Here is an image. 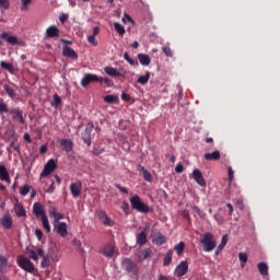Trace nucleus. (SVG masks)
Segmentation results:
<instances>
[{"label": "nucleus", "mask_w": 280, "mask_h": 280, "mask_svg": "<svg viewBox=\"0 0 280 280\" xmlns=\"http://www.w3.org/2000/svg\"><path fill=\"white\" fill-rule=\"evenodd\" d=\"M1 69H4L5 71H9L13 75L14 73V66L12 63H8L5 61H0Z\"/></svg>", "instance_id": "32"}, {"label": "nucleus", "mask_w": 280, "mask_h": 280, "mask_svg": "<svg viewBox=\"0 0 280 280\" xmlns=\"http://www.w3.org/2000/svg\"><path fill=\"white\" fill-rule=\"evenodd\" d=\"M103 255L105 257H113L115 255V246L112 244L105 245L102 249Z\"/></svg>", "instance_id": "23"}, {"label": "nucleus", "mask_w": 280, "mask_h": 280, "mask_svg": "<svg viewBox=\"0 0 280 280\" xmlns=\"http://www.w3.org/2000/svg\"><path fill=\"white\" fill-rule=\"evenodd\" d=\"M54 185H55V183L52 182V183L50 184V186L48 187V189L46 190L47 194H54V191H55V189H56V187H55Z\"/></svg>", "instance_id": "61"}, {"label": "nucleus", "mask_w": 280, "mask_h": 280, "mask_svg": "<svg viewBox=\"0 0 280 280\" xmlns=\"http://www.w3.org/2000/svg\"><path fill=\"white\" fill-rule=\"evenodd\" d=\"M0 10H10V0H0Z\"/></svg>", "instance_id": "41"}, {"label": "nucleus", "mask_w": 280, "mask_h": 280, "mask_svg": "<svg viewBox=\"0 0 280 280\" xmlns=\"http://www.w3.org/2000/svg\"><path fill=\"white\" fill-rule=\"evenodd\" d=\"M130 205L132 209H135L136 211H139V213H150L152 211L150 206L143 202L141 200V197H139L138 195L130 198Z\"/></svg>", "instance_id": "2"}, {"label": "nucleus", "mask_w": 280, "mask_h": 280, "mask_svg": "<svg viewBox=\"0 0 280 280\" xmlns=\"http://www.w3.org/2000/svg\"><path fill=\"white\" fill-rule=\"evenodd\" d=\"M228 242H229V235L228 234H224L223 236H222V240H221V246H226V244H228Z\"/></svg>", "instance_id": "56"}, {"label": "nucleus", "mask_w": 280, "mask_h": 280, "mask_svg": "<svg viewBox=\"0 0 280 280\" xmlns=\"http://www.w3.org/2000/svg\"><path fill=\"white\" fill-rule=\"evenodd\" d=\"M122 269L126 272H132V275H139V268L137 267V262L132 261L130 258H125L122 260Z\"/></svg>", "instance_id": "6"}, {"label": "nucleus", "mask_w": 280, "mask_h": 280, "mask_svg": "<svg viewBox=\"0 0 280 280\" xmlns=\"http://www.w3.org/2000/svg\"><path fill=\"white\" fill-rule=\"evenodd\" d=\"M105 226H113L114 222L110 220V218L107 215L101 221Z\"/></svg>", "instance_id": "51"}, {"label": "nucleus", "mask_w": 280, "mask_h": 280, "mask_svg": "<svg viewBox=\"0 0 280 280\" xmlns=\"http://www.w3.org/2000/svg\"><path fill=\"white\" fill-rule=\"evenodd\" d=\"M62 105V98L58 94H54L51 106L52 108H58V106Z\"/></svg>", "instance_id": "33"}, {"label": "nucleus", "mask_w": 280, "mask_h": 280, "mask_svg": "<svg viewBox=\"0 0 280 280\" xmlns=\"http://www.w3.org/2000/svg\"><path fill=\"white\" fill-rule=\"evenodd\" d=\"M114 28L119 34V36H124V34H126V28H124V26L117 22L114 23Z\"/></svg>", "instance_id": "38"}, {"label": "nucleus", "mask_w": 280, "mask_h": 280, "mask_svg": "<svg viewBox=\"0 0 280 280\" xmlns=\"http://www.w3.org/2000/svg\"><path fill=\"white\" fill-rule=\"evenodd\" d=\"M138 84L145 85L150 82V72H147L145 75H141L137 80Z\"/></svg>", "instance_id": "36"}, {"label": "nucleus", "mask_w": 280, "mask_h": 280, "mask_svg": "<svg viewBox=\"0 0 280 280\" xmlns=\"http://www.w3.org/2000/svg\"><path fill=\"white\" fill-rule=\"evenodd\" d=\"M224 247H225L224 245H221V244H220V245L217 247V249H215V252H214V255H217V256L220 255V253H222V250H224Z\"/></svg>", "instance_id": "58"}, {"label": "nucleus", "mask_w": 280, "mask_h": 280, "mask_svg": "<svg viewBox=\"0 0 280 280\" xmlns=\"http://www.w3.org/2000/svg\"><path fill=\"white\" fill-rule=\"evenodd\" d=\"M88 42L90 45H93V47H97V39L95 38V35L88 36Z\"/></svg>", "instance_id": "49"}, {"label": "nucleus", "mask_w": 280, "mask_h": 280, "mask_svg": "<svg viewBox=\"0 0 280 280\" xmlns=\"http://www.w3.org/2000/svg\"><path fill=\"white\" fill-rule=\"evenodd\" d=\"M70 191L73 198H78L82 194V183L79 180L77 183L70 184Z\"/></svg>", "instance_id": "14"}, {"label": "nucleus", "mask_w": 280, "mask_h": 280, "mask_svg": "<svg viewBox=\"0 0 280 280\" xmlns=\"http://www.w3.org/2000/svg\"><path fill=\"white\" fill-rule=\"evenodd\" d=\"M46 36L48 38H58V36H60V30H58L56 25H51L46 30Z\"/></svg>", "instance_id": "20"}, {"label": "nucleus", "mask_w": 280, "mask_h": 280, "mask_svg": "<svg viewBox=\"0 0 280 280\" xmlns=\"http://www.w3.org/2000/svg\"><path fill=\"white\" fill-rule=\"evenodd\" d=\"M165 242H167V237H165V235H163V234H158L153 238V244H155V246H163V244H165Z\"/></svg>", "instance_id": "28"}, {"label": "nucleus", "mask_w": 280, "mask_h": 280, "mask_svg": "<svg viewBox=\"0 0 280 280\" xmlns=\"http://www.w3.org/2000/svg\"><path fill=\"white\" fill-rule=\"evenodd\" d=\"M104 71L106 75H109L110 78H125L124 73L119 72L116 68L110 66H106Z\"/></svg>", "instance_id": "15"}, {"label": "nucleus", "mask_w": 280, "mask_h": 280, "mask_svg": "<svg viewBox=\"0 0 280 280\" xmlns=\"http://www.w3.org/2000/svg\"><path fill=\"white\" fill-rule=\"evenodd\" d=\"M148 233H150V224H145L143 231L137 234L136 242L138 246H145L148 244Z\"/></svg>", "instance_id": "5"}, {"label": "nucleus", "mask_w": 280, "mask_h": 280, "mask_svg": "<svg viewBox=\"0 0 280 280\" xmlns=\"http://www.w3.org/2000/svg\"><path fill=\"white\" fill-rule=\"evenodd\" d=\"M3 89L11 100L16 97V91L14 89L10 88L8 84H3Z\"/></svg>", "instance_id": "31"}, {"label": "nucleus", "mask_w": 280, "mask_h": 280, "mask_svg": "<svg viewBox=\"0 0 280 280\" xmlns=\"http://www.w3.org/2000/svg\"><path fill=\"white\" fill-rule=\"evenodd\" d=\"M18 265L22 270H25L26 272H34V262L30 260V258H26L24 256H19L18 257Z\"/></svg>", "instance_id": "4"}, {"label": "nucleus", "mask_w": 280, "mask_h": 280, "mask_svg": "<svg viewBox=\"0 0 280 280\" xmlns=\"http://www.w3.org/2000/svg\"><path fill=\"white\" fill-rule=\"evenodd\" d=\"M121 209H122V211H124V213H125L126 215H128V213H130V205H128L127 201H122Z\"/></svg>", "instance_id": "48"}, {"label": "nucleus", "mask_w": 280, "mask_h": 280, "mask_svg": "<svg viewBox=\"0 0 280 280\" xmlns=\"http://www.w3.org/2000/svg\"><path fill=\"white\" fill-rule=\"evenodd\" d=\"M116 189H119V191H121V194H128V188L119 185V184H115Z\"/></svg>", "instance_id": "54"}, {"label": "nucleus", "mask_w": 280, "mask_h": 280, "mask_svg": "<svg viewBox=\"0 0 280 280\" xmlns=\"http://www.w3.org/2000/svg\"><path fill=\"white\" fill-rule=\"evenodd\" d=\"M0 180L8 183H12V179L10 178V173L8 172V168H5V165H0Z\"/></svg>", "instance_id": "17"}, {"label": "nucleus", "mask_w": 280, "mask_h": 280, "mask_svg": "<svg viewBox=\"0 0 280 280\" xmlns=\"http://www.w3.org/2000/svg\"><path fill=\"white\" fill-rule=\"evenodd\" d=\"M138 60L143 67H148L151 62L150 56L145 54H138Z\"/></svg>", "instance_id": "26"}, {"label": "nucleus", "mask_w": 280, "mask_h": 280, "mask_svg": "<svg viewBox=\"0 0 280 280\" xmlns=\"http://www.w3.org/2000/svg\"><path fill=\"white\" fill-rule=\"evenodd\" d=\"M60 145L66 152H71V150H73V142H71L69 139L61 140Z\"/></svg>", "instance_id": "25"}, {"label": "nucleus", "mask_w": 280, "mask_h": 280, "mask_svg": "<svg viewBox=\"0 0 280 280\" xmlns=\"http://www.w3.org/2000/svg\"><path fill=\"white\" fill-rule=\"evenodd\" d=\"M258 270L262 277L268 276V265L266 262H259Z\"/></svg>", "instance_id": "34"}, {"label": "nucleus", "mask_w": 280, "mask_h": 280, "mask_svg": "<svg viewBox=\"0 0 280 280\" xmlns=\"http://www.w3.org/2000/svg\"><path fill=\"white\" fill-rule=\"evenodd\" d=\"M144 180H147V183H152L153 178H152V174L149 171H144V174L142 175Z\"/></svg>", "instance_id": "50"}, {"label": "nucleus", "mask_w": 280, "mask_h": 280, "mask_svg": "<svg viewBox=\"0 0 280 280\" xmlns=\"http://www.w3.org/2000/svg\"><path fill=\"white\" fill-rule=\"evenodd\" d=\"M0 224L7 231H10L12 229V217L10 214H5L2 219H0Z\"/></svg>", "instance_id": "19"}, {"label": "nucleus", "mask_w": 280, "mask_h": 280, "mask_svg": "<svg viewBox=\"0 0 280 280\" xmlns=\"http://www.w3.org/2000/svg\"><path fill=\"white\" fill-rule=\"evenodd\" d=\"M124 58L129 65H131V67H135V65H137L135 59L130 58V55L128 52L124 54Z\"/></svg>", "instance_id": "43"}, {"label": "nucleus", "mask_w": 280, "mask_h": 280, "mask_svg": "<svg viewBox=\"0 0 280 280\" xmlns=\"http://www.w3.org/2000/svg\"><path fill=\"white\" fill-rule=\"evenodd\" d=\"M62 54L66 58H71V60H78V52L69 46H63Z\"/></svg>", "instance_id": "16"}, {"label": "nucleus", "mask_w": 280, "mask_h": 280, "mask_svg": "<svg viewBox=\"0 0 280 280\" xmlns=\"http://www.w3.org/2000/svg\"><path fill=\"white\" fill-rule=\"evenodd\" d=\"M56 167H58V165L56 164V160H48V162L44 166V170L40 173V178H46V176L52 174L56 171Z\"/></svg>", "instance_id": "7"}, {"label": "nucleus", "mask_w": 280, "mask_h": 280, "mask_svg": "<svg viewBox=\"0 0 280 280\" xmlns=\"http://www.w3.org/2000/svg\"><path fill=\"white\" fill-rule=\"evenodd\" d=\"M220 151H213L212 153H205L203 159L206 161H220Z\"/></svg>", "instance_id": "24"}, {"label": "nucleus", "mask_w": 280, "mask_h": 280, "mask_svg": "<svg viewBox=\"0 0 280 280\" xmlns=\"http://www.w3.org/2000/svg\"><path fill=\"white\" fill-rule=\"evenodd\" d=\"M56 233L60 235V237H67L69 235V231L67 230V223L66 222H59L52 224Z\"/></svg>", "instance_id": "10"}, {"label": "nucleus", "mask_w": 280, "mask_h": 280, "mask_svg": "<svg viewBox=\"0 0 280 280\" xmlns=\"http://www.w3.org/2000/svg\"><path fill=\"white\" fill-rule=\"evenodd\" d=\"M69 19V15L68 14H61L60 15V18H59V21L61 22V23H66V21Z\"/></svg>", "instance_id": "62"}, {"label": "nucleus", "mask_w": 280, "mask_h": 280, "mask_svg": "<svg viewBox=\"0 0 280 280\" xmlns=\"http://www.w3.org/2000/svg\"><path fill=\"white\" fill-rule=\"evenodd\" d=\"M21 2H22L21 11L25 12V10H27V8L30 7V3H32V0H21Z\"/></svg>", "instance_id": "47"}, {"label": "nucleus", "mask_w": 280, "mask_h": 280, "mask_svg": "<svg viewBox=\"0 0 280 280\" xmlns=\"http://www.w3.org/2000/svg\"><path fill=\"white\" fill-rule=\"evenodd\" d=\"M228 176H229V179H230V180H233L234 172H233V168H232V167H229Z\"/></svg>", "instance_id": "64"}, {"label": "nucleus", "mask_w": 280, "mask_h": 280, "mask_svg": "<svg viewBox=\"0 0 280 280\" xmlns=\"http://www.w3.org/2000/svg\"><path fill=\"white\" fill-rule=\"evenodd\" d=\"M93 128H95L93 122H88L84 131L81 133L82 141L85 145L91 147V132H93Z\"/></svg>", "instance_id": "8"}, {"label": "nucleus", "mask_w": 280, "mask_h": 280, "mask_svg": "<svg viewBox=\"0 0 280 280\" xmlns=\"http://www.w3.org/2000/svg\"><path fill=\"white\" fill-rule=\"evenodd\" d=\"M27 255L30 259H33L34 261L38 260V254L33 249H27Z\"/></svg>", "instance_id": "42"}, {"label": "nucleus", "mask_w": 280, "mask_h": 280, "mask_svg": "<svg viewBox=\"0 0 280 280\" xmlns=\"http://www.w3.org/2000/svg\"><path fill=\"white\" fill-rule=\"evenodd\" d=\"M175 250L177 255H183V252L185 250V243L180 242L179 244L175 245Z\"/></svg>", "instance_id": "39"}, {"label": "nucleus", "mask_w": 280, "mask_h": 280, "mask_svg": "<svg viewBox=\"0 0 280 280\" xmlns=\"http://www.w3.org/2000/svg\"><path fill=\"white\" fill-rule=\"evenodd\" d=\"M121 100H124V102H130V94H128V93H122V94H121Z\"/></svg>", "instance_id": "60"}, {"label": "nucleus", "mask_w": 280, "mask_h": 280, "mask_svg": "<svg viewBox=\"0 0 280 280\" xmlns=\"http://www.w3.org/2000/svg\"><path fill=\"white\" fill-rule=\"evenodd\" d=\"M0 38H2V40H7V43H9V45H19V38H16V36H12L10 35V33L3 32L0 35Z\"/></svg>", "instance_id": "18"}, {"label": "nucleus", "mask_w": 280, "mask_h": 280, "mask_svg": "<svg viewBox=\"0 0 280 280\" xmlns=\"http://www.w3.org/2000/svg\"><path fill=\"white\" fill-rule=\"evenodd\" d=\"M91 82H100V77L93 73H85L84 78L81 80V86H89Z\"/></svg>", "instance_id": "13"}, {"label": "nucleus", "mask_w": 280, "mask_h": 280, "mask_svg": "<svg viewBox=\"0 0 280 280\" xmlns=\"http://www.w3.org/2000/svg\"><path fill=\"white\" fill-rule=\"evenodd\" d=\"M189 265L187 261H182L179 265L175 268L174 275L175 277H185V273L188 272Z\"/></svg>", "instance_id": "12"}, {"label": "nucleus", "mask_w": 280, "mask_h": 280, "mask_svg": "<svg viewBox=\"0 0 280 280\" xmlns=\"http://www.w3.org/2000/svg\"><path fill=\"white\" fill-rule=\"evenodd\" d=\"M8 268V258L5 256H0V270H5Z\"/></svg>", "instance_id": "40"}, {"label": "nucleus", "mask_w": 280, "mask_h": 280, "mask_svg": "<svg viewBox=\"0 0 280 280\" xmlns=\"http://www.w3.org/2000/svg\"><path fill=\"white\" fill-rule=\"evenodd\" d=\"M119 97L117 95H106L104 97V102H106V104H115V102H118Z\"/></svg>", "instance_id": "37"}, {"label": "nucleus", "mask_w": 280, "mask_h": 280, "mask_svg": "<svg viewBox=\"0 0 280 280\" xmlns=\"http://www.w3.org/2000/svg\"><path fill=\"white\" fill-rule=\"evenodd\" d=\"M35 236L37 237L38 242H40V240H43V230H35Z\"/></svg>", "instance_id": "55"}, {"label": "nucleus", "mask_w": 280, "mask_h": 280, "mask_svg": "<svg viewBox=\"0 0 280 280\" xmlns=\"http://www.w3.org/2000/svg\"><path fill=\"white\" fill-rule=\"evenodd\" d=\"M50 260H49V256H44L43 260L40 262L42 268H47L49 267Z\"/></svg>", "instance_id": "46"}, {"label": "nucleus", "mask_w": 280, "mask_h": 280, "mask_svg": "<svg viewBox=\"0 0 280 280\" xmlns=\"http://www.w3.org/2000/svg\"><path fill=\"white\" fill-rule=\"evenodd\" d=\"M9 113L12 116L13 121H18V124H25V118L23 117V110L20 107L11 108L8 107V104L0 98V115H5Z\"/></svg>", "instance_id": "1"}, {"label": "nucleus", "mask_w": 280, "mask_h": 280, "mask_svg": "<svg viewBox=\"0 0 280 280\" xmlns=\"http://www.w3.org/2000/svg\"><path fill=\"white\" fill-rule=\"evenodd\" d=\"M30 189H31V187H30V185H24L22 188H20V194H21V196H27V194H30Z\"/></svg>", "instance_id": "44"}, {"label": "nucleus", "mask_w": 280, "mask_h": 280, "mask_svg": "<svg viewBox=\"0 0 280 280\" xmlns=\"http://www.w3.org/2000/svg\"><path fill=\"white\" fill-rule=\"evenodd\" d=\"M33 213L36 218H40V215H45V210L43 209V205L36 202L33 205Z\"/></svg>", "instance_id": "22"}, {"label": "nucleus", "mask_w": 280, "mask_h": 280, "mask_svg": "<svg viewBox=\"0 0 280 280\" xmlns=\"http://www.w3.org/2000/svg\"><path fill=\"white\" fill-rule=\"evenodd\" d=\"M163 54H165V56H167V58H172L173 52H172V48H170V46H164L162 48Z\"/></svg>", "instance_id": "45"}, {"label": "nucleus", "mask_w": 280, "mask_h": 280, "mask_svg": "<svg viewBox=\"0 0 280 280\" xmlns=\"http://www.w3.org/2000/svg\"><path fill=\"white\" fill-rule=\"evenodd\" d=\"M183 170H184L183 164H177L175 167V172L177 174H183Z\"/></svg>", "instance_id": "59"}, {"label": "nucleus", "mask_w": 280, "mask_h": 280, "mask_svg": "<svg viewBox=\"0 0 280 280\" xmlns=\"http://www.w3.org/2000/svg\"><path fill=\"white\" fill-rule=\"evenodd\" d=\"M92 152H93L94 156H100V154H103V152H105V149L104 148H94Z\"/></svg>", "instance_id": "52"}, {"label": "nucleus", "mask_w": 280, "mask_h": 280, "mask_svg": "<svg viewBox=\"0 0 280 280\" xmlns=\"http://www.w3.org/2000/svg\"><path fill=\"white\" fill-rule=\"evenodd\" d=\"M48 213L50 218H54L52 224H58L60 223V220L65 219V215H62V213H59L58 209H56V207L54 206L49 207Z\"/></svg>", "instance_id": "11"}, {"label": "nucleus", "mask_w": 280, "mask_h": 280, "mask_svg": "<svg viewBox=\"0 0 280 280\" xmlns=\"http://www.w3.org/2000/svg\"><path fill=\"white\" fill-rule=\"evenodd\" d=\"M150 257H152V249L144 248L139 255V261H145V259H150Z\"/></svg>", "instance_id": "27"}, {"label": "nucleus", "mask_w": 280, "mask_h": 280, "mask_svg": "<svg viewBox=\"0 0 280 280\" xmlns=\"http://www.w3.org/2000/svg\"><path fill=\"white\" fill-rule=\"evenodd\" d=\"M14 211L18 218H25V215H27V211H25V207H23V205L19 202L15 203Z\"/></svg>", "instance_id": "21"}, {"label": "nucleus", "mask_w": 280, "mask_h": 280, "mask_svg": "<svg viewBox=\"0 0 280 280\" xmlns=\"http://www.w3.org/2000/svg\"><path fill=\"white\" fill-rule=\"evenodd\" d=\"M201 244L205 253H211L212 250L215 249V240H213V233H205L201 236Z\"/></svg>", "instance_id": "3"}, {"label": "nucleus", "mask_w": 280, "mask_h": 280, "mask_svg": "<svg viewBox=\"0 0 280 280\" xmlns=\"http://www.w3.org/2000/svg\"><path fill=\"white\" fill-rule=\"evenodd\" d=\"M238 259L241 261V268H244L248 261V254L242 252L238 253Z\"/></svg>", "instance_id": "35"}, {"label": "nucleus", "mask_w": 280, "mask_h": 280, "mask_svg": "<svg viewBox=\"0 0 280 280\" xmlns=\"http://www.w3.org/2000/svg\"><path fill=\"white\" fill-rule=\"evenodd\" d=\"M23 139L24 141H26V143H32V138L30 137V133H24Z\"/></svg>", "instance_id": "63"}, {"label": "nucleus", "mask_w": 280, "mask_h": 280, "mask_svg": "<svg viewBox=\"0 0 280 280\" xmlns=\"http://www.w3.org/2000/svg\"><path fill=\"white\" fill-rule=\"evenodd\" d=\"M42 224L46 233H51V226L49 225V219H47V214L42 215Z\"/></svg>", "instance_id": "29"}, {"label": "nucleus", "mask_w": 280, "mask_h": 280, "mask_svg": "<svg viewBox=\"0 0 280 280\" xmlns=\"http://www.w3.org/2000/svg\"><path fill=\"white\" fill-rule=\"evenodd\" d=\"M192 178L200 187H207V180H205V176H202V172H200V170L195 168L192 171Z\"/></svg>", "instance_id": "9"}, {"label": "nucleus", "mask_w": 280, "mask_h": 280, "mask_svg": "<svg viewBox=\"0 0 280 280\" xmlns=\"http://www.w3.org/2000/svg\"><path fill=\"white\" fill-rule=\"evenodd\" d=\"M98 82H101V84H106L107 86H110V79L108 78L98 77Z\"/></svg>", "instance_id": "53"}, {"label": "nucleus", "mask_w": 280, "mask_h": 280, "mask_svg": "<svg viewBox=\"0 0 280 280\" xmlns=\"http://www.w3.org/2000/svg\"><path fill=\"white\" fill-rule=\"evenodd\" d=\"M97 215L102 222L108 214H106V211L101 210V211H98Z\"/></svg>", "instance_id": "57"}, {"label": "nucleus", "mask_w": 280, "mask_h": 280, "mask_svg": "<svg viewBox=\"0 0 280 280\" xmlns=\"http://www.w3.org/2000/svg\"><path fill=\"white\" fill-rule=\"evenodd\" d=\"M172 257H174V249H170L164 256L163 266H170L172 264Z\"/></svg>", "instance_id": "30"}]
</instances>
